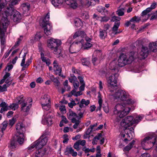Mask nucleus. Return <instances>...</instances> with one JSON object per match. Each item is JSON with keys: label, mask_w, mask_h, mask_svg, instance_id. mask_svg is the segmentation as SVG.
Listing matches in <instances>:
<instances>
[{"label": "nucleus", "mask_w": 157, "mask_h": 157, "mask_svg": "<svg viewBox=\"0 0 157 157\" xmlns=\"http://www.w3.org/2000/svg\"><path fill=\"white\" fill-rule=\"evenodd\" d=\"M124 101V104H117L114 107L113 110L112 118L114 115L120 118H122L127 115L130 112V108L128 105L132 104L134 101L128 98Z\"/></svg>", "instance_id": "2"}, {"label": "nucleus", "mask_w": 157, "mask_h": 157, "mask_svg": "<svg viewBox=\"0 0 157 157\" xmlns=\"http://www.w3.org/2000/svg\"><path fill=\"white\" fill-rule=\"evenodd\" d=\"M120 22H115L114 25L112 28V32L110 33L112 36H114L117 34L120 33L121 32L117 31L120 25Z\"/></svg>", "instance_id": "21"}, {"label": "nucleus", "mask_w": 157, "mask_h": 157, "mask_svg": "<svg viewBox=\"0 0 157 157\" xmlns=\"http://www.w3.org/2000/svg\"><path fill=\"white\" fill-rule=\"evenodd\" d=\"M0 107H2L0 110L1 113H3L4 112L10 110L9 106H8L5 102H2L0 104Z\"/></svg>", "instance_id": "26"}, {"label": "nucleus", "mask_w": 157, "mask_h": 157, "mask_svg": "<svg viewBox=\"0 0 157 157\" xmlns=\"http://www.w3.org/2000/svg\"><path fill=\"white\" fill-rule=\"evenodd\" d=\"M16 121V119L13 117L12 119L9 120V125L12 126L14 124Z\"/></svg>", "instance_id": "55"}, {"label": "nucleus", "mask_w": 157, "mask_h": 157, "mask_svg": "<svg viewBox=\"0 0 157 157\" xmlns=\"http://www.w3.org/2000/svg\"><path fill=\"white\" fill-rule=\"evenodd\" d=\"M61 44L60 40L53 38L48 40L47 41L48 47L53 50L55 54L60 53V51L58 49V47Z\"/></svg>", "instance_id": "6"}, {"label": "nucleus", "mask_w": 157, "mask_h": 157, "mask_svg": "<svg viewBox=\"0 0 157 157\" xmlns=\"http://www.w3.org/2000/svg\"><path fill=\"white\" fill-rule=\"evenodd\" d=\"M52 117L50 114L44 115L42 120V123L43 124L51 125L52 124Z\"/></svg>", "instance_id": "16"}, {"label": "nucleus", "mask_w": 157, "mask_h": 157, "mask_svg": "<svg viewBox=\"0 0 157 157\" xmlns=\"http://www.w3.org/2000/svg\"><path fill=\"white\" fill-rule=\"evenodd\" d=\"M9 10H7L6 13L8 12L10 13L7 16L6 18L8 21V25L9 24V21L8 20V17L10 15H13V20L14 22H18L20 21L21 19V16L20 13L16 10H13L12 8H9Z\"/></svg>", "instance_id": "8"}, {"label": "nucleus", "mask_w": 157, "mask_h": 157, "mask_svg": "<svg viewBox=\"0 0 157 157\" xmlns=\"http://www.w3.org/2000/svg\"><path fill=\"white\" fill-rule=\"evenodd\" d=\"M133 117L132 116H128L123 119L120 122V125L125 129L133 124Z\"/></svg>", "instance_id": "10"}, {"label": "nucleus", "mask_w": 157, "mask_h": 157, "mask_svg": "<svg viewBox=\"0 0 157 157\" xmlns=\"http://www.w3.org/2000/svg\"><path fill=\"white\" fill-rule=\"evenodd\" d=\"M76 89H73L71 91V93L72 95L75 96H79L82 94L81 91H80L78 92L76 91Z\"/></svg>", "instance_id": "43"}, {"label": "nucleus", "mask_w": 157, "mask_h": 157, "mask_svg": "<svg viewBox=\"0 0 157 157\" xmlns=\"http://www.w3.org/2000/svg\"><path fill=\"white\" fill-rule=\"evenodd\" d=\"M6 83L3 85L2 86H0V93L6 91L7 90V88L11 84V82H8L7 81H6Z\"/></svg>", "instance_id": "30"}, {"label": "nucleus", "mask_w": 157, "mask_h": 157, "mask_svg": "<svg viewBox=\"0 0 157 157\" xmlns=\"http://www.w3.org/2000/svg\"><path fill=\"white\" fill-rule=\"evenodd\" d=\"M107 36V33L105 30L100 29L99 30V36L101 39H104Z\"/></svg>", "instance_id": "29"}, {"label": "nucleus", "mask_w": 157, "mask_h": 157, "mask_svg": "<svg viewBox=\"0 0 157 157\" xmlns=\"http://www.w3.org/2000/svg\"><path fill=\"white\" fill-rule=\"evenodd\" d=\"M84 111L85 110H84L83 112H79L78 114V116L77 115V120H79L81 118L83 117Z\"/></svg>", "instance_id": "58"}, {"label": "nucleus", "mask_w": 157, "mask_h": 157, "mask_svg": "<svg viewBox=\"0 0 157 157\" xmlns=\"http://www.w3.org/2000/svg\"><path fill=\"white\" fill-rule=\"evenodd\" d=\"M41 36L40 33H37L34 37V40L35 41L38 40L41 38Z\"/></svg>", "instance_id": "53"}, {"label": "nucleus", "mask_w": 157, "mask_h": 157, "mask_svg": "<svg viewBox=\"0 0 157 157\" xmlns=\"http://www.w3.org/2000/svg\"><path fill=\"white\" fill-rule=\"evenodd\" d=\"M124 8L120 9L117 10V13L119 16H123L124 14Z\"/></svg>", "instance_id": "49"}, {"label": "nucleus", "mask_w": 157, "mask_h": 157, "mask_svg": "<svg viewBox=\"0 0 157 157\" xmlns=\"http://www.w3.org/2000/svg\"><path fill=\"white\" fill-rule=\"evenodd\" d=\"M36 146V143L34 142L28 147V151L29 152H31L34 150L35 149H38L39 148Z\"/></svg>", "instance_id": "34"}, {"label": "nucleus", "mask_w": 157, "mask_h": 157, "mask_svg": "<svg viewBox=\"0 0 157 157\" xmlns=\"http://www.w3.org/2000/svg\"><path fill=\"white\" fill-rule=\"evenodd\" d=\"M79 144L78 143V141L76 142L74 145V148L76 149L77 151H78L79 150Z\"/></svg>", "instance_id": "62"}, {"label": "nucleus", "mask_w": 157, "mask_h": 157, "mask_svg": "<svg viewBox=\"0 0 157 157\" xmlns=\"http://www.w3.org/2000/svg\"><path fill=\"white\" fill-rule=\"evenodd\" d=\"M41 58L42 61L46 63L47 65L49 66L51 62L50 59L46 57H45L44 56V54L43 53H41Z\"/></svg>", "instance_id": "35"}, {"label": "nucleus", "mask_w": 157, "mask_h": 157, "mask_svg": "<svg viewBox=\"0 0 157 157\" xmlns=\"http://www.w3.org/2000/svg\"><path fill=\"white\" fill-rule=\"evenodd\" d=\"M133 53H131L129 56L124 54L121 55L117 59L112 60L109 63V68L111 73H118L119 67H123L131 63L134 60Z\"/></svg>", "instance_id": "1"}, {"label": "nucleus", "mask_w": 157, "mask_h": 157, "mask_svg": "<svg viewBox=\"0 0 157 157\" xmlns=\"http://www.w3.org/2000/svg\"><path fill=\"white\" fill-rule=\"evenodd\" d=\"M8 124L7 121H4L3 122L0 126L1 129L2 131L3 132L6 129Z\"/></svg>", "instance_id": "42"}, {"label": "nucleus", "mask_w": 157, "mask_h": 157, "mask_svg": "<svg viewBox=\"0 0 157 157\" xmlns=\"http://www.w3.org/2000/svg\"><path fill=\"white\" fill-rule=\"evenodd\" d=\"M140 17H137L136 16H135L132 18L130 20V21L131 22H139L140 21Z\"/></svg>", "instance_id": "48"}, {"label": "nucleus", "mask_w": 157, "mask_h": 157, "mask_svg": "<svg viewBox=\"0 0 157 157\" xmlns=\"http://www.w3.org/2000/svg\"><path fill=\"white\" fill-rule=\"evenodd\" d=\"M0 25V37L1 45H4L5 43V40L4 37L5 33L8 25V22L6 19H2Z\"/></svg>", "instance_id": "7"}, {"label": "nucleus", "mask_w": 157, "mask_h": 157, "mask_svg": "<svg viewBox=\"0 0 157 157\" xmlns=\"http://www.w3.org/2000/svg\"><path fill=\"white\" fill-rule=\"evenodd\" d=\"M157 144V136L155 134L152 133L145 137L142 141L141 144L144 149H148Z\"/></svg>", "instance_id": "4"}, {"label": "nucleus", "mask_w": 157, "mask_h": 157, "mask_svg": "<svg viewBox=\"0 0 157 157\" xmlns=\"http://www.w3.org/2000/svg\"><path fill=\"white\" fill-rule=\"evenodd\" d=\"M73 86L75 89L77 90L79 86V83L77 80L73 83Z\"/></svg>", "instance_id": "61"}, {"label": "nucleus", "mask_w": 157, "mask_h": 157, "mask_svg": "<svg viewBox=\"0 0 157 157\" xmlns=\"http://www.w3.org/2000/svg\"><path fill=\"white\" fill-rule=\"evenodd\" d=\"M30 5L29 3H24L22 4L21 6V8L24 12L28 11L30 8Z\"/></svg>", "instance_id": "31"}, {"label": "nucleus", "mask_w": 157, "mask_h": 157, "mask_svg": "<svg viewBox=\"0 0 157 157\" xmlns=\"http://www.w3.org/2000/svg\"><path fill=\"white\" fill-rule=\"evenodd\" d=\"M135 142V140H133L131 143H129L127 146L124 148L123 151H128L130 150L132 148Z\"/></svg>", "instance_id": "37"}, {"label": "nucleus", "mask_w": 157, "mask_h": 157, "mask_svg": "<svg viewBox=\"0 0 157 157\" xmlns=\"http://www.w3.org/2000/svg\"><path fill=\"white\" fill-rule=\"evenodd\" d=\"M128 96V93L122 90H118L113 95L115 99L122 101H125Z\"/></svg>", "instance_id": "9"}, {"label": "nucleus", "mask_w": 157, "mask_h": 157, "mask_svg": "<svg viewBox=\"0 0 157 157\" xmlns=\"http://www.w3.org/2000/svg\"><path fill=\"white\" fill-rule=\"evenodd\" d=\"M49 23H50L48 22V21L45 20V19L44 18L41 19L40 22V25L44 27L46 26L47 24H49Z\"/></svg>", "instance_id": "40"}, {"label": "nucleus", "mask_w": 157, "mask_h": 157, "mask_svg": "<svg viewBox=\"0 0 157 157\" xmlns=\"http://www.w3.org/2000/svg\"><path fill=\"white\" fill-rule=\"evenodd\" d=\"M51 80L54 83L55 86L57 88L60 84L59 81L57 78H54L53 75H52L50 78Z\"/></svg>", "instance_id": "36"}, {"label": "nucleus", "mask_w": 157, "mask_h": 157, "mask_svg": "<svg viewBox=\"0 0 157 157\" xmlns=\"http://www.w3.org/2000/svg\"><path fill=\"white\" fill-rule=\"evenodd\" d=\"M46 148L36 149L35 154V157H41L44 155L46 151Z\"/></svg>", "instance_id": "23"}, {"label": "nucleus", "mask_w": 157, "mask_h": 157, "mask_svg": "<svg viewBox=\"0 0 157 157\" xmlns=\"http://www.w3.org/2000/svg\"><path fill=\"white\" fill-rule=\"evenodd\" d=\"M53 69L56 75L60 76L62 71L61 67L58 65L56 61H54L53 63Z\"/></svg>", "instance_id": "20"}, {"label": "nucleus", "mask_w": 157, "mask_h": 157, "mask_svg": "<svg viewBox=\"0 0 157 157\" xmlns=\"http://www.w3.org/2000/svg\"><path fill=\"white\" fill-rule=\"evenodd\" d=\"M83 41L84 40H83L82 45V48L83 47L84 49H88L92 46V44L90 42H86L84 44H83Z\"/></svg>", "instance_id": "39"}, {"label": "nucleus", "mask_w": 157, "mask_h": 157, "mask_svg": "<svg viewBox=\"0 0 157 157\" xmlns=\"http://www.w3.org/2000/svg\"><path fill=\"white\" fill-rule=\"evenodd\" d=\"M98 102L99 104V106L98 107V108L99 110H100L102 106V100L101 98V95L99 92L98 93Z\"/></svg>", "instance_id": "41"}, {"label": "nucleus", "mask_w": 157, "mask_h": 157, "mask_svg": "<svg viewBox=\"0 0 157 157\" xmlns=\"http://www.w3.org/2000/svg\"><path fill=\"white\" fill-rule=\"evenodd\" d=\"M83 150L85 153H89L90 152H94L95 150V148L94 147L90 149L89 148H86L84 147Z\"/></svg>", "instance_id": "47"}, {"label": "nucleus", "mask_w": 157, "mask_h": 157, "mask_svg": "<svg viewBox=\"0 0 157 157\" xmlns=\"http://www.w3.org/2000/svg\"><path fill=\"white\" fill-rule=\"evenodd\" d=\"M52 3L55 7L61 6L64 4V0H51Z\"/></svg>", "instance_id": "27"}, {"label": "nucleus", "mask_w": 157, "mask_h": 157, "mask_svg": "<svg viewBox=\"0 0 157 157\" xmlns=\"http://www.w3.org/2000/svg\"><path fill=\"white\" fill-rule=\"evenodd\" d=\"M52 27L50 23L47 24L44 29V33L47 35H50L52 33Z\"/></svg>", "instance_id": "25"}, {"label": "nucleus", "mask_w": 157, "mask_h": 157, "mask_svg": "<svg viewBox=\"0 0 157 157\" xmlns=\"http://www.w3.org/2000/svg\"><path fill=\"white\" fill-rule=\"evenodd\" d=\"M144 116L142 115H138L135 117L133 119V124H137L143 118Z\"/></svg>", "instance_id": "33"}, {"label": "nucleus", "mask_w": 157, "mask_h": 157, "mask_svg": "<svg viewBox=\"0 0 157 157\" xmlns=\"http://www.w3.org/2000/svg\"><path fill=\"white\" fill-rule=\"evenodd\" d=\"M51 104L50 97L48 95H44L42 98L41 101V104Z\"/></svg>", "instance_id": "24"}, {"label": "nucleus", "mask_w": 157, "mask_h": 157, "mask_svg": "<svg viewBox=\"0 0 157 157\" xmlns=\"http://www.w3.org/2000/svg\"><path fill=\"white\" fill-rule=\"evenodd\" d=\"M12 49H11L10 50H8L7 52L4 55L3 57V58H4L5 59L7 58L10 54L11 52L12 51Z\"/></svg>", "instance_id": "59"}, {"label": "nucleus", "mask_w": 157, "mask_h": 157, "mask_svg": "<svg viewBox=\"0 0 157 157\" xmlns=\"http://www.w3.org/2000/svg\"><path fill=\"white\" fill-rule=\"evenodd\" d=\"M67 115L68 119L71 120L72 122H75V121L78 120L77 115L72 111H69Z\"/></svg>", "instance_id": "22"}, {"label": "nucleus", "mask_w": 157, "mask_h": 157, "mask_svg": "<svg viewBox=\"0 0 157 157\" xmlns=\"http://www.w3.org/2000/svg\"><path fill=\"white\" fill-rule=\"evenodd\" d=\"M77 79L76 77L74 75H72L69 79V80L71 83H74Z\"/></svg>", "instance_id": "52"}, {"label": "nucleus", "mask_w": 157, "mask_h": 157, "mask_svg": "<svg viewBox=\"0 0 157 157\" xmlns=\"http://www.w3.org/2000/svg\"><path fill=\"white\" fill-rule=\"evenodd\" d=\"M21 100H19L18 103H21V110L24 112H27L29 110L32 105V100L29 98L26 102L25 101L20 102Z\"/></svg>", "instance_id": "12"}, {"label": "nucleus", "mask_w": 157, "mask_h": 157, "mask_svg": "<svg viewBox=\"0 0 157 157\" xmlns=\"http://www.w3.org/2000/svg\"><path fill=\"white\" fill-rule=\"evenodd\" d=\"M110 19V18L109 17L106 16L104 17H100V18L99 19L101 22H106L108 21Z\"/></svg>", "instance_id": "50"}, {"label": "nucleus", "mask_w": 157, "mask_h": 157, "mask_svg": "<svg viewBox=\"0 0 157 157\" xmlns=\"http://www.w3.org/2000/svg\"><path fill=\"white\" fill-rule=\"evenodd\" d=\"M59 110L62 113H64L66 112L65 107L64 105H62L59 107Z\"/></svg>", "instance_id": "64"}, {"label": "nucleus", "mask_w": 157, "mask_h": 157, "mask_svg": "<svg viewBox=\"0 0 157 157\" xmlns=\"http://www.w3.org/2000/svg\"><path fill=\"white\" fill-rule=\"evenodd\" d=\"M86 34L83 31H78L76 32L73 36V38L75 39L77 37L80 38L79 41H75L71 45L69 51L71 53H76L82 48V45L83 38L86 37Z\"/></svg>", "instance_id": "3"}, {"label": "nucleus", "mask_w": 157, "mask_h": 157, "mask_svg": "<svg viewBox=\"0 0 157 157\" xmlns=\"http://www.w3.org/2000/svg\"><path fill=\"white\" fill-rule=\"evenodd\" d=\"M76 104H77L75 102V101L73 100L71 102L68 103V105L70 108H72Z\"/></svg>", "instance_id": "60"}, {"label": "nucleus", "mask_w": 157, "mask_h": 157, "mask_svg": "<svg viewBox=\"0 0 157 157\" xmlns=\"http://www.w3.org/2000/svg\"><path fill=\"white\" fill-rule=\"evenodd\" d=\"M17 133L14 138L20 144H22L24 141V132L25 128L24 124L21 123H17L16 125Z\"/></svg>", "instance_id": "5"}, {"label": "nucleus", "mask_w": 157, "mask_h": 157, "mask_svg": "<svg viewBox=\"0 0 157 157\" xmlns=\"http://www.w3.org/2000/svg\"><path fill=\"white\" fill-rule=\"evenodd\" d=\"M89 100H86L85 99H83L80 102L79 106L80 108H82L84 107V105L85 106H87L89 104Z\"/></svg>", "instance_id": "32"}, {"label": "nucleus", "mask_w": 157, "mask_h": 157, "mask_svg": "<svg viewBox=\"0 0 157 157\" xmlns=\"http://www.w3.org/2000/svg\"><path fill=\"white\" fill-rule=\"evenodd\" d=\"M51 104H41L43 109L48 111L51 108Z\"/></svg>", "instance_id": "45"}, {"label": "nucleus", "mask_w": 157, "mask_h": 157, "mask_svg": "<svg viewBox=\"0 0 157 157\" xmlns=\"http://www.w3.org/2000/svg\"><path fill=\"white\" fill-rule=\"evenodd\" d=\"M18 105L17 104L13 103L9 106L10 110L12 109L13 110H15L18 108Z\"/></svg>", "instance_id": "44"}, {"label": "nucleus", "mask_w": 157, "mask_h": 157, "mask_svg": "<svg viewBox=\"0 0 157 157\" xmlns=\"http://www.w3.org/2000/svg\"><path fill=\"white\" fill-rule=\"evenodd\" d=\"M80 121L79 120H77L76 121H75V122H72L73 123H75V124H74L73 125V128L74 129H76L77 128L78 126L79 125V124L80 123Z\"/></svg>", "instance_id": "57"}, {"label": "nucleus", "mask_w": 157, "mask_h": 157, "mask_svg": "<svg viewBox=\"0 0 157 157\" xmlns=\"http://www.w3.org/2000/svg\"><path fill=\"white\" fill-rule=\"evenodd\" d=\"M64 4H66L69 6L73 9H76L78 6L76 0H64Z\"/></svg>", "instance_id": "18"}, {"label": "nucleus", "mask_w": 157, "mask_h": 157, "mask_svg": "<svg viewBox=\"0 0 157 157\" xmlns=\"http://www.w3.org/2000/svg\"><path fill=\"white\" fill-rule=\"evenodd\" d=\"M98 11L99 12L101 13L102 12L104 13H107V10L105 8V7L99 6L98 7L97 9Z\"/></svg>", "instance_id": "46"}, {"label": "nucleus", "mask_w": 157, "mask_h": 157, "mask_svg": "<svg viewBox=\"0 0 157 157\" xmlns=\"http://www.w3.org/2000/svg\"><path fill=\"white\" fill-rule=\"evenodd\" d=\"M112 73L113 74L109 77L107 80L108 83L110 85V86L111 88H113L117 86V80L118 75V73Z\"/></svg>", "instance_id": "11"}, {"label": "nucleus", "mask_w": 157, "mask_h": 157, "mask_svg": "<svg viewBox=\"0 0 157 157\" xmlns=\"http://www.w3.org/2000/svg\"><path fill=\"white\" fill-rule=\"evenodd\" d=\"M92 62L94 65H97L99 63V61L96 57L93 58L92 59Z\"/></svg>", "instance_id": "54"}, {"label": "nucleus", "mask_w": 157, "mask_h": 157, "mask_svg": "<svg viewBox=\"0 0 157 157\" xmlns=\"http://www.w3.org/2000/svg\"><path fill=\"white\" fill-rule=\"evenodd\" d=\"M125 132L126 135L123 134L122 136L123 137H126V138H125L124 141L125 142H126L127 141H130L133 138L134 135L133 128L130 127L128 128H126L125 129Z\"/></svg>", "instance_id": "13"}, {"label": "nucleus", "mask_w": 157, "mask_h": 157, "mask_svg": "<svg viewBox=\"0 0 157 157\" xmlns=\"http://www.w3.org/2000/svg\"><path fill=\"white\" fill-rule=\"evenodd\" d=\"M64 153L66 155H69L70 154H71L74 157L76 156L77 155V152L74 151V150L71 146L67 147Z\"/></svg>", "instance_id": "19"}, {"label": "nucleus", "mask_w": 157, "mask_h": 157, "mask_svg": "<svg viewBox=\"0 0 157 157\" xmlns=\"http://www.w3.org/2000/svg\"><path fill=\"white\" fill-rule=\"evenodd\" d=\"M74 23L77 27H80L82 25V22L81 20L78 18H76L74 20Z\"/></svg>", "instance_id": "38"}, {"label": "nucleus", "mask_w": 157, "mask_h": 157, "mask_svg": "<svg viewBox=\"0 0 157 157\" xmlns=\"http://www.w3.org/2000/svg\"><path fill=\"white\" fill-rule=\"evenodd\" d=\"M22 39L23 37L21 36H20V37L17 39V41L16 42L14 45V46L16 47L18 46L21 41L22 40Z\"/></svg>", "instance_id": "56"}, {"label": "nucleus", "mask_w": 157, "mask_h": 157, "mask_svg": "<svg viewBox=\"0 0 157 157\" xmlns=\"http://www.w3.org/2000/svg\"><path fill=\"white\" fill-rule=\"evenodd\" d=\"M48 140V138L45 136H41L37 140L35 141L36 143L37 147L39 149L42 148L44 145L46 144Z\"/></svg>", "instance_id": "14"}, {"label": "nucleus", "mask_w": 157, "mask_h": 157, "mask_svg": "<svg viewBox=\"0 0 157 157\" xmlns=\"http://www.w3.org/2000/svg\"><path fill=\"white\" fill-rule=\"evenodd\" d=\"M150 52L152 51L153 52H156L157 51V43L155 42L150 43L149 44Z\"/></svg>", "instance_id": "28"}, {"label": "nucleus", "mask_w": 157, "mask_h": 157, "mask_svg": "<svg viewBox=\"0 0 157 157\" xmlns=\"http://www.w3.org/2000/svg\"><path fill=\"white\" fill-rule=\"evenodd\" d=\"M120 18L119 17L114 16L112 17L111 19V21L113 22L116 21H119L120 20Z\"/></svg>", "instance_id": "63"}, {"label": "nucleus", "mask_w": 157, "mask_h": 157, "mask_svg": "<svg viewBox=\"0 0 157 157\" xmlns=\"http://www.w3.org/2000/svg\"><path fill=\"white\" fill-rule=\"evenodd\" d=\"M1 0H0V17L1 18V21L2 20V19H6L5 17H6L8 15L10 14L8 12L7 13L6 11L7 10H9L10 9H9V8H4V6L3 4H2L1 3Z\"/></svg>", "instance_id": "15"}, {"label": "nucleus", "mask_w": 157, "mask_h": 157, "mask_svg": "<svg viewBox=\"0 0 157 157\" xmlns=\"http://www.w3.org/2000/svg\"><path fill=\"white\" fill-rule=\"evenodd\" d=\"M82 64L84 65L88 66L90 65V62L88 60L86 59H83L82 60Z\"/></svg>", "instance_id": "51"}, {"label": "nucleus", "mask_w": 157, "mask_h": 157, "mask_svg": "<svg viewBox=\"0 0 157 157\" xmlns=\"http://www.w3.org/2000/svg\"><path fill=\"white\" fill-rule=\"evenodd\" d=\"M150 52L147 47L143 46L140 52V58L142 59H144L148 56Z\"/></svg>", "instance_id": "17"}]
</instances>
